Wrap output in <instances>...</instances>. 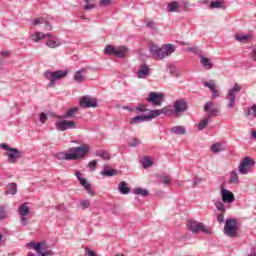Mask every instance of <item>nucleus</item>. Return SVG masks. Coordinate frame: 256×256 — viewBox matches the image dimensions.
<instances>
[{"label":"nucleus","mask_w":256,"mask_h":256,"mask_svg":"<svg viewBox=\"0 0 256 256\" xmlns=\"http://www.w3.org/2000/svg\"><path fill=\"white\" fill-rule=\"evenodd\" d=\"M149 50L154 59L161 61L162 59H165V57H169V55L175 53V45L164 44L162 47H158L155 44H151Z\"/></svg>","instance_id":"f03ea898"},{"label":"nucleus","mask_w":256,"mask_h":256,"mask_svg":"<svg viewBox=\"0 0 256 256\" xmlns=\"http://www.w3.org/2000/svg\"><path fill=\"white\" fill-rule=\"evenodd\" d=\"M221 197L223 203H233V201H235V195L233 194V192L225 188L221 189Z\"/></svg>","instance_id":"dca6fc26"},{"label":"nucleus","mask_w":256,"mask_h":256,"mask_svg":"<svg viewBox=\"0 0 256 256\" xmlns=\"http://www.w3.org/2000/svg\"><path fill=\"white\" fill-rule=\"evenodd\" d=\"M127 51H128L127 47H125V46H118V47L115 48L114 55L116 57L123 58L127 54Z\"/></svg>","instance_id":"393cba45"},{"label":"nucleus","mask_w":256,"mask_h":256,"mask_svg":"<svg viewBox=\"0 0 256 256\" xmlns=\"http://www.w3.org/2000/svg\"><path fill=\"white\" fill-rule=\"evenodd\" d=\"M212 91V95H213V97H219V90L217 89V87L216 88H214L213 90H211Z\"/></svg>","instance_id":"680f3d73"},{"label":"nucleus","mask_w":256,"mask_h":256,"mask_svg":"<svg viewBox=\"0 0 256 256\" xmlns=\"http://www.w3.org/2000/svg\"><path fill=\"white\" fill-rule=\"evenodd\" d=\"M187 227L195 235H197V233H201V232L205 233L206 235H211V228L203 225V223H201V222L188 221L187 222Z\"/></svg>","instance_id":"0eeeda50"},{"label":"nucleus","mask_w":256,"mask_h":256,"mask_svg":"<svg viewBox=\"0 0 256 256\" xmlns=\"http://www.w3.org/2000/svg\"><path fill=\"white\" fill-rule=\"evenodd\" d=\"M87 167L90 168V171H95V168L97 167V160L90 161Z\"/></svg>","instance_id":"603ef678"},{"label":"nucleus","mask_w":256,"mask_h":256,"mask_svg":"<svg viewBox=\"0 0 256 256\" xmlns=\"http://www.w3.org/2000/svg\"><path fill=\"white\" fill-rule=\"evenodd\" d=\"M31 209L27 206V203H23L18 207V213L21 217H27L29 215Z\"/></svg>","instance_id":"5701e85b"},{"label":"nucleus","mask_w":256,"mask_h":256,"mask_svg":"<svg viewBox=\"0 0 256 256\" xmlns=\"http://www.w3.org/2000/svg\"><path fill=\"white\" fill-rule=\"evenodd\" d=\"M21 224L26 227V225H29V218H26V216H21Z\"/></svg>","instance_id":"13d9d810"},{"label":"nucleus","mask_w":256,"mask_h":256,"mask_svg":"<svg viewBox=\"0 0 256 256\" xmlns=\"http://www.w3.org/2000/svg\"><path fill=\"white\" fill-rule=\"evenodd\" d=\"M141 144V140L137 139V138H134L132 139L128 145L129 147H139V145Z\"/></svg>","instance_id":"09e8293b"},{"label":"nucleus","mask_w":256,"mask_h":256,"mask_svg":"<svg viewBox=\"0 0 256 256\" xmlns=\"http://www.w3.org/2000/svg\"><path fill=\"white\" fill-rule=\"evenodd\" d=\"M160 115H163L161 109L151 110L150 113L147 115L148 121H151L152 119H157V117H160Z\"/></svg>","instance_id":"7c9ffc66"},{"label":"nucleus","mask_w":256,"mask_h":256,"mask_svg":"<svg viewBox=\"0 0 256 256\" xmlns=\"http://www.w3.org/2000/svg\"><path fill=\"white\" fill-rule=\"evenodd\" d=\"M67 70H58V71H48L44 73V77L50 81L48 87H55V82L60 79H65L67 77Z\"/></svg>","instance_id":"20e7f679"},{"label":"nucleus","mask_w":256,"mask_h":256,"mask_svg":"<svg viewBox=\"0 0 256 256\" xmlns=\"http://www.w3.org/2000/svg\"><path fill=\"white\" fill-rule=\"evenodd\" d=\"M0 148L3 149L4 151H7L5 155L6 157H8V163L15 164L17 163L18 159H21V151L19 149L11 148L6 143H1Z\"/></svg>","instance_id":"7ed1b4c3"},{"label":"nucleus","mask_w":256,"mask_h":256,"mask_svg":"<svg viewBox=\"0 0 256 256\" xmlns=\"http://www.w3.org/2000/svg\"><path fill=\"white\" fill-rule=\"evenodd\" d=\"M135 195H141V197H147L149 195V191L143 188H136L134 189Z\"/></svg>","instance_id":"ea45409f"},{"label":"nucleus","mask_w":256,"mask_h":256,"mask_svg":"<svg viewBox=\"0 0 256 256\" xmlns=\"http://www.w3.org/2000/svg\"><path fill=\"white\" fill-rule=\"evenodd\" d=\"M163 99H165L164 93L150 92L146 101L151 103L154 107H161Z\"/></svg>","instance_id":"9d476101"},{"label":"nucleus","mask_w":256,"mask_h":256,"mask_svg":"<svg viewBox=\"0 0 256 256\" xmlns=\"http://www.w3.org/2000/svg\"><path fill=\"white\" fill-rule=\"evenodd\" d=\"M28 249H34L36 253L42 256H47V253L43 252V249H45V242H30L27 244Z\"/></svg>","instance_id":"4468645a"},{"label":"nucleus","mask_w":256,"mask_h":256,"mask_svg":"<svg viewBox=\"0 0 256 256\" xmlns=\"http://www.w3.org/2000/svg\"><path fill=\"white\" fill-rule=\"evenodd\" d=\"M85 189L88 195H91V197L95 196V190H93V188L91 187V184H89Z\"/></svg>","instance_id":"5fc2aeb1"},{"label":"nucleus","mask_w":256,"mask_h":256,"mask_svg":"<svg viewBox=\"0 0 256 256\" xmlns=\"http://www.w3.org/2000/svg\"><path fill=\"white\" fill-rule=\"evenodd\" d=\"M39 120H40V123H46V121H47V114H45L43 112L40 113Z\"/></svg>","instance_id":"4d7b16f0"},{"label":"nucleus","mask_w":256,"mask_h":256,"mask_svg":"<svg viewBox=\"0 0 256 256\" xmlns=\"http://www.w3.org/2000/svg\"><path fill=\"white\" fill-rule=\"evenodd\" d=\"M91 205V202L89 200H80L79 207L83 210L88 209V207Z\"/></svg>","instance_id":"a18cd8bd"},{"label":"nucleus","mask_w":256,"mask_h":256,"mask_svg":"<svg viewBox=\"0 0 256 256\" xmlns=\"http://www.w3.org/2000/svg\"><path fill=\"white\" fill-rule=\"evenodd\" d=\"M215 207L218 211H220V213H225V211H226L225 204H223V202H221V201H216Z\"/></svg>","instance_id":"79ce46f5"},{"label":"nucleus","mask_w":256,"mask_h":256,"mask_svg":"<svg viewBox=\"0 0 256 256\" xmlns=\"http://www.w3.org/2000/svg\"><path fill=\"white\" fill-rule=\"evenodd\" d=\"M49 39L46 41V45L47 47H50V49H55V47H60L61 42L59 41V39L55 38V37H48Z\"/></svg>","instance_id":"a211bd4d"},{"label":"nucleus","mask_w":256,"mask_h":256,"mask_svg":"<svg viewBox=\"0 0 256 256\" xmlns=\"http://www.w3.org/2000/svg\"><path fill=\"white\" fill-rule=\"evenodd\" d=\"M224 233L228 237H237V220L227 219L224 225Z\"/></svg>","instance_id":"1a4fd4ad"},{"label":"nucleus","mask_w":256,"mask_h":256,"mask_svg":"<svg viewBox=\"0 0 256 256\" xmlns=\"http://www.w3.org/2000/svg\"><path fill=\"white\" fill-rule=\"evenodd\" d=\"M204 87H208L210 91L214 90L217 86L215 85V82L213 80L210 81H204L203 82Z\"/></svg>","instance_id":"37998d69"},{"label":"nucleus","mask_w":256,"mask_h":256,"mask_svg":"<svg viewBox=\"0 0 256 256\" xmlns=\"http://www.w3.org/2000/svg\"><path fill=\"white\" fill-rule=\"evenodd\" d=\"M100 174L103 177H114V175H117V170H115V169H104V171H102Z\"/></svg>","instance_id":"f704fd0d"},{"label":"nucleus","mask_w":256,"mask_h":256,"mask_svg":"<svg viewBox=\"0 0 256 256\" xmlns=\"http://www.w3.org/2000/svg\"><path fill=\"white\" fill-rule=\"evenodd\" d=\"M57 131H67V129H75L77 124L74 121L61 120L56 122Z\"/></svg>","instance_id":"f8f14e48"},{"label":"nucleus","mask_w":256,"mask_h":256,"mask_svg":"<svg viewBox=\"0 0 256 256\" xmlns=\"http://www.w3.org/2000/svg\"><path fill=\"white\" fill-rule=\"evenodd\" d=\"M2 245H5V241L3 240V234L0 233V247H2Z\"/></svg>","instance_id":"338daca9"},{"label":"nucleus","mask_w":256,"mask_h":256,"mask_svg":"<svg viewBox=\"0 0 256 256\" xmlns=\"http://www.w3.org/2000/svg\"><path fill=\"white\" fill-rule=\"evenodd\" d=\"M111 3V0H100V5H103L104 7H107Z\"/></svg>","instance_id":"052dcab7"},{"label":"nucleus","mask_w":256,"mask_h":256,"mask_svg":"<svg viewBox=\"0 0 256 256\" xmlns=\"http://www.w3.org/2000/svg\"><path fill=\"white\" fill-rule=\"evenodd\" d=\"M171 133L174 135H185L187 129H185V126H174L171 128Z\"/></svg>","instance_id":"c85d7f7f"},{"label":"nucleus","mask_w":256,"mask_h":256,"mask_svg":"<svg viewBox=\"0 0 256 256\" xmlns=\"http://www.w3.org/2000/svg\"><path fill=\"white\" fill-rule=\"evenodd\" d=\"M96 157H100L101 159H110L111 156L109 155V153L105 150H98L95 153Z\"/></svg>","instance_id":"c9c22d12"},{"label":"nucleus","mask_w":256,"mask_h":256,"mask_svg":"<svg viewBox=\"0 0 256 256\" xmlns=\"http://www.w3.org/2000/svg\"><path fill=\"white\" fill-rule=\"evenodd\" d=\"M201 179H199V178H195L194 179V181H193V185L195 186V185H199V183H201Z\"/></svg>","instance_id":"69168bd1"},{"label":"nucleus","mask_w":256,"mask_h":256,"mask_svg":"<svg viewBox=\"0 0 256 256\" xmlns=\"http://www.w3.org/2000/svg\"><path fill=\"white\" fill-rule=\"evenodd\" d=\"M118 191H120L122 195L129 194V187H127V183H125V181L119 183Z\"/></svg>","instance_id":"473e14b6"},{"label":"nucleus","mask_w":256,"mask_h":256,"mask_svg":"<svg viewBox=\"0 0 256 256\" xmlns=\"http://www.w3.org/2000/svg\"><path fill=\"white\" fill-rule=\"evenodd\" d=\"M115 49L113 45H107L104 49L105 55H115Z\"/></svg>","instance_id":"a19ab883"},{"label":"nucleus","mask_w":256,"mask_h":256,"mask_svg":"<svg viewBox=\"0 0 256 256\" xmlns=\"http://www.w3.org/2000/svg\"><path fill=\"white\" fill-rule=\"evenodd\" d=\"M136 111H140L141 113H145L147 111V106L144 104H140L136 107Z\"/></svg>","instance_id":"6e6d98bb"},{"label":"nucleus","mask_w":256,"mask_h":256,"mask_svg":"<svg viewBox=\"0 0 256 256\" xmlns=\"http://www.w3.org/2000/svg\"><path fill=\"white\" fill-rule=\"evenodd\" d=\"M253 167H255V160L251 157H245L240 162L238 173H240V175H249V172Z\"/></svg>","instance_id":"6e6552de"},{"label":"nucleus","mask_w":256,"mask_h":256,"mask_svg":"<svg viewBox=\"0 0 256 256\" xmlns=\"http://www.w3.org/2000/svg\"><path fill=\"white\" fill-rule=\"evenodd\" d=\"M84 9L88 11H90L91 9H95V2L93 0H87Z\"/></svg>","instance_id":"49530a36"},{"label":"nucleus","mask_w":256,"mask_h":256,"mask_svg":"<svg viewBox=\"0 0 256 256\" xmlns=\"http://www.w3.org/2000/svg\"><path fill=\"white\" fill-rule=\"evenodd\" d=\"M251 37H253L251 34H236L235 35V39L236 41H239V43H247V41H249V39H251Z\"/></svg>","instance_id":"cd10ccee"},{"label":"nucleus","mask_w":256,"mask_h":256,"mask_svg":"<svg viewBox=\"0 0 256 256\" xmlns=\"http://www.w3.org/2000/svg\"><path fill=\"white\" fill-rule=\"evenodd\" d=\"M173 109L174 115L179 117L187 111V102L185 100H176L173 104Z\"/></svg>","instance_id":"9b49d317"},{"label":"nucleus","mask_w":256,"mask_h":256,"mask_svg":"<svg viewBox=\"0 0 256 256\" xmlns=\"http://www.w3.org/2000/svg\"><path fill=\"white\" fill-rule=\"evenodd\" d=\"M248 117H256V105H253L247 113Z\"/></svg>","instance_id":"8fccbe9b"},{"label":"nucleus","mask_w":256,"mask_h":256,"mask_svg":"<svg viewBox=\"0 0 256 256\" xmlns=\"http://www.w3.org/2000/svg\"><path fill=\"white\" fill-rule=\"evenodd\" d=\"M217 221L218 223H223L225 221V216L223 213L217 215Z\"/></svg>","instance_id":"bf43d9fd"},{"label":"nucleus","mask_w":256,"mask_h":256,"mask_svg":"<svg viewBox=\"0 0 256 256\" xmlns=\"http://www.w3.org/2000/svg\"><path fill=\"white\" fill-rule=\"evenodd\" d=\"M89 145H82L78 147L70 148L65 152H59L56 154L58 161H75L77 159H82L87 153H89Z\"/></svg>","instance_id":"f257e3e1"},{"label":"nucleus","mask_w":256,"mask_h":256,"mask_svg":"<svg viewBox=\"0 0 256 256\" xmlns=\"http://www.w3.org/2000/svg\"><path fill=\"white\" fill-rule=\"evenodd\" d=\"M51 21H53V17L48 16L46 18L40 17L36 18L32 21L33 27H39L41 31H51L53 26L51 25Z\"/></svg>","instance_id":"423d86ee"},{"label":"nucleus","mask_w":256,"mask_h":256,"mask_svg":"<svg viewBox=\"0 0 256 256\" xmlns=\"http://www.w3.org/2000/svg\"><path fill=\"white\" fill-rule=\"evenodd\" d=\"M160 181L164 183V185H171L172 178L167 174H163L160 176Z\"/></svg>","instance_id":"4c0bfd02"},{"label":"nucleus","mask_w":256,"mask_h":256,"mask_svg":"<svg viewBox=\"0 0 256 256\" xmlns=\"http://www.w3.org/2000/svg\"><path fill=\"white\" fill-rule=\"evenodd\" d=\"M79 113V108H70L63 116H59V119H69L75 117V114Z\"/></svg>","instance_id":"b1692460"},{"label":"nucleus","mask_w":256,"mask_h":256,"mask_svg":"<svg viewBox=\"0 0 256 256\" xmlns=\"http://www.w3.org/2000/svg\"><path fill=\"white\" fill-rule=\"evenodd\" d=\"M210 151L212 153H222V151H225V146L223 142H216L210 147Z\"/></svg>","instance_id":"4be33fe9"},{"label":"nucleus","mask_w":256,"mask_h":256,"mask_svg":"<svg viewBox=\"0 0 256 256\" xmlns=\"http://www.w3.org/2000/svg\"><path fill=\"white\" fill-rule=\"evenodd\" d=\"M230 183H239V174L237 173V170H233L230 173Z\"/></svg>","instance_id":"58836bf2"},{"label":"nucleus","mask_w":256,"mask_h":256,"mask_svg":"<svg viewBox=\"0 0 256 256\" xmlns=\"http://www.w3.org/2000/svg\"><path fill=\"white\" fill-rule=\"evenodd\" d=\"M162 115H166L167 117H171L173 113H175L173 106H165L161 109Z\"/></svg>","instance_id":"72a5a7b5"},{"label":"nucleus","mask_w":256,"mask_h":256,"mask_svg":"<svg viewBox=\"0 0 256 256\" xmlns=\"http://www.w3.org/2000/svg\"><path fill=\"white\" fill-rule=\"evenodd\" d=\"M45 37H51V34H45L43 32H35L31 34L30 39L34 41V43H39V41H43Z\"/></svg>","instance_id":"f3484780"},{"label":"nucleus","mask_w":256,"mask_h":256,"mask_svg":"<svg viewBox=\"0 0 256 256\" xmlns=\"http://www.w3.org/2000/svg\"><path fill=\"white\" fill-rule=\"evenodd\" d=\"M145 121H149V118L147 115H142V116H136L132 118L130 123L132 125H139V123H145Z\"/></svg>","instance_id":"a878e982"},{"label":"nucleus","mask_w":256,"mask_h":256,"mask_svg":"<svg viewBox=\"0 0 256 256\" xmlns=\"http://www.w3.org/2000/svg\"><path fill=\"white\" fill-rule=\"evenodd\" d=\"M79 183L82 185L84 189H86L87 187H89V185H91L89 182H87L85 178H79Z\"/></svg>","instance_id":"864d4df0"},{"label":"nucleus","mask_w":256,"mask_h":256,"mask_svg":"<svg viewBox=\"0 0 256 256\" xmlns=\"http://www.w3.org/2000/svg\"><path fill=\"white\" fill-rule=\"evenodd\" d=\"M16 193H17V184L15 183L8 184L5 194L16 195Z\"/></svg>","instance_id":"c756f323"},{"label":"nucleus","mask_w":256,"mask_h":256,"mask_svg":"<svg viewBox=\"0 0 256 256\" xmlns=\"http://www.w3.org/2000/svg\"><path fill=\"white\" fill-rule=\"evenodd\" d=\"M178 10H179V2L177 1H173L169 3L167 6V11H169L170 13H175Z\"/></svg>","instance_id":"2f4dec72"},{"label":"nucleus","mask_w":256,"mask_h":256,"mask_svg":"<svg viewBox=\"0 0 256 256\" xmlns=\"http://www.w3.org/2000/svg\"><path fill=\"white\" fill-rule=\"evenodd\" d=\"M149 75H151V70L149 69V66L147 64L141 65L136 72V76L138 77V79H147Z\"/></svg>","instance_id":"2eb2a0df"},{"label":"nucleus","mask_w":256,"mask_h":256,"mask_svg":"<svg viewBox=\"0 0 256 256\" xmlns=\"http://www.w3.org/2000/svg\"><path fill=\"white\" fill-rule=\"evenodd\" d=\"M241 89V85L235 83L234 86L228 90L226 94L227 109L235 108V100L237 99V94L241 91Z\"/></svg>","instance_id":"39448f33"},{"label":"nucleus","mask_w":256,"mask_h":256,"mask_svg":"<svg viewBox=\"0 0 256 256\" xmlns=\"http://www.w3.org/2000/svg\"><path fill=\"white\" fill-rule=\"evenodd\" d=\"M210 7H212V9H221V7H223V2L221 1H212L210 4Z\"/></svg>","instance_id":"de8ad7c7"},{"label":"nucleus","mask_w":256,"mask_h":256,"mask_svg":"<svg viewBox=\"0 0 256 256\" xmlns=\"http://www.w3.org/2000/svg\"><path fill=\"white\" fill-rule=\"evenodd\" d=\"M170 74L174 77H181V74L179 73V71H177V68H175V66L170 67Z\"/></svg>","instance_id":"3c124183"},{"label":"nucleus","mask_w":256,"mask_h":256,"mask_svg":"<svg viewBox=\"0 0 256 256\" xmlns=\"http://www.w3.org/2000/svg\"><path fill=\"white\" fill-rule=\"evenodd\" d=\"M5 219H7V211L5 206L0 205V221H5Z\"/></svg>","instance_id":"c03bdc74"},{"label":"nucleus","mask_w":256,"mask_h":256,"mask_svg":"<svg viewBox=\"0 0 256 256\" xmlns=\"http://www.w3.org/2000/svg\"><path fill=\"white\" fill-rule=\"evenodd\" d=\"M73 79L76 83H83V81H85V69L76 71Z\"/></svg>","instance_id":"412c9836"},{"label":"nucleus","mask_w":256,"mask_h":256,"mask_svg":"<svg viewBox=\"0 0 256 256\" xmlns=\"http://www.w3.org/2000/svg\"><path fill=\"white\" fill-rule=\"evenodd\" d=\"M147 27H149L150 29H155V23L150 21L147 23Z\"/></svg>","instance_id":"0e129e2a"},{"label":"nucleus","mask_w":256,"mask_h":256,"mask_svg":"<svg viewBox=\"0 0 256 256\" xmlns=\"http://www.w3.org/2000/svg\"><path fill=\"white\" fill-rule=\"evenodd\" d=\"M153 166V160H151L149 157H145L142 160V167L143 169H149V167Z\"/></svg>","instance_id":"e433bc0d"},{"label":"nucleus","mask_w":256,"mask_h":256,"mask_svg":"<svg viewBox=\"0 0 256 256\" xmlns=\"http://www.w3.org/2000/svg\"><path fill=\"white\" fill-rule=\"evenodd\" d=\"M80 107L91 108L97 107V99L91 96H83L80 98Z\"/></svg>","instance_id":"ddd939ff"},{"label":"nucleus","mask_w":256,"mask_h":256,"mask_svg":"<svg viewBox=\"0 0 256 256\" xmlns=\"http://www.w3.org/2000/svg\"><path fill=\"white\" fill-rule=\"evenodd\" d=\"M204 111H209L210 114V118L211 117H215L218 113V110L213 108V102L209 101V102H206L205 106H204Z\"/></svg>","instance_id":"aec40b11"},{"label":"nucleus","mask_w":256,"mask_h":256,"mask_svg":"<svg viewBox=\"0 0 256 256\" xmlns=\"http://www.w3.org/2000/svg\"><path fill=\"white\" fill-rule=\"evenodd\" d=\"M252 59L256 61V48L252 50Z\"/></svg>","instance_id":"774afa93"},{"label":"nucleus","mask_w":256,"mask_h":256,"mask_svg":"<svg viewBox=\"0 0 256 256\" xmlns=\"http://www.w3.org/2000/svg\"><path fill=\"white\" fill-rule=\"evenodd\" d=\"M209 121H211V115H207L202 118L197 125L198 131H203V129H205L207 125H209Z\"/></svg>","instance_id":"6ab92c4d"},{"label":"nucleus","mask_w":256,"mask_h":256,"mask_svg":"<svg viewBox=\"0 0 256 256\" xmlns=\"http://www.w3.org/2000/svg\"><path fill=\"white\" fill-rule=\"evenodd\" d=\"M200 63L202 65V67H204V69H212L213 68V63L211 62V59L205 57V56H202L200 58Z\"/></svg>","instance_id":"bb28decb"},{"label":"nucleus","mask_w":256,"mask_h":256,"mask_svg":"<svg viewBox=\"0 0 256 256\" xmlns=\"http://www.w3.org/2000/svg\"><path fill=\"white\" fill-rule=\"evenodd\" d=\"M186 51H191L192 53H197L199 51V48H197V47L187 48Z\"/></svg>","instance_id":"e2e57ef3"}]
</instances>
